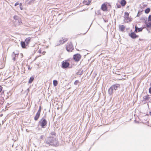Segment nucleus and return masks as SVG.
<instances>
[{"mask_svg": "<svg viewBox=\"0 0 151 151\" xmlns=\"http://www.w3.org/2000/svg\"><path fill=\"white\" fill-rule=\"evenodd\" d=\"M45 142L47 145L57 146L58 144V141L54 137H49L47 138L45 140Z\"/></svg>", "mask_w": 151, "mask_h": 151, "instance_id": "obj_1", "label": "nucleus"}, {"mask_svg": "<svg viewBox=\"0 0 151 151\" xmlns=\"http://www.w3.org/2000/svg\"><path fill=\"white\" fill-rule=\"evenodd\" d=\"M39 125L42 127V128H44L45 127V126H46L47 124V122L46 120L42 118L39 122Z\"/></svg>", "mask_w": 151, "mask_h": 151, "instance_id": "obj_2", "label": "nucleus"}, {"mask_svg": "<svg viewBox=\"0 0 151 151\" xmlns=\"http://www.w3.org/2000/svg\"><path fill=\"white\" fill-rule=\"evenodd\" d=\"M66 50L70 52L73 49V47L71 42L68 43L66 46Z\"/></svg>", "mask_w": 151, "mask_h": 151, "instance_id": "obj_3", "label": "nucleus"}, {"mask_svg": "<svg viewBox=\"0 0 151 151\" xmlns=\"http://www.w3.org/2000/svg\"><path fill=\"white\" fill-rule=\"evenodd\" d=\"M81 58V56L79 54H76L75 55L73 56V59H74L76 61H79L80 59Z\"/></svg>", "mask_w": 151, "mask_h": 151, "instance_id": "obj_4", "label": "nucleus"}, {"mask_svg": "<svg viewBox=\"0 0 151 151\" xmlns=\"http://www.w3.org/2000/svg\"><path fill=\"white\" fill-rule=\"evenodd\" d=\"M69 65V63L66 61H63L62 63V67L63 68H67Z\"/></svg>", "mask_w": 151, "mask_h": 151, "instance_id": "obj_5", "label": "nucleus"}, {"mask_svg": "<svg viewBox=\"0 0 151 151\" xmlns=\"http://www.w3.org/2000/svg\"><path fill=\"white\" fill-rule=\"evenodd\" d=\"M14 19L16 20H17L19 22V24L20 25V23L22 22L21 20L19 17L17 15H14Z\"/></svg>", "mask_w": 151, "mask_h": 151, "instance_id": "obj_6", "label": "nucleus"}, {"mask_svg": "<svg viewBox=\"0 0 151 151\" xmlns=\"http://www.w3.org/2000/svg\"><path fill=\"white\" fill-rule=\"evenodd\" d=\"M114 91H115L114 90L111 86L108 90V93L110 95H111Z\"/></svg>", "mask_w": 151, "mask_h": 151, "instance_id": "obj_7", "label": "nucleus"}, {"mask_svg": "<svg viewBox=\"0 0 151 151\" xmlns=\"http://www.w3.org/2000/svg\"><path fill=\"white\" fill-rule=\"evenodd\" d=\"M129 14L127 12L125 13L124 18L127 21V22H128V21H130V19L129 17Z\"/></svg>", "mask_w": 151, "mask_h": 151, "instance_id": "obj_8", "label": "nucleus"}, {"mask_svg": "<svg viewBox=\"0 0 151 151\" xmlns=\"http://www.w3.org/2000/svg\"><path fill=\"white\" fill-rule=\"evenodd\" d=\"M120 86V85L118 84H116L114 85L111 86L112 88H113V89L114 90V91H115L117 88L119 87Z\"/></svg>", "mask_w": 151, "mask_h": 151, "instance_id": "obj_9", "label": "nucleus"}, {"mask_svg": "<svg viewBox=\"0 0 151 151\" xmlns=\"http://www.w3.org/2000/svg\"><path fill=\"white\" fill-rule=\"evenodd\" d=\"M130 36L133 39L135 38L138 37V36L136 35L134 32L130 34Z\"/></svg>", "mask_w": 151, "mask_h": 151, "instance_id": "obj_10", "label": "nucleus"}, {"mask_svg": "<svg viewBox=\"0 0 151 151\" xmlns=\"http://www.w3.org/2000/svg\"><path fill=\"white\" fill-rule=\"evenodd\" d=\"M101 8L103 11L106 10L107 9L106 5L105 4H103L102 5Z\"/></svg>", "mask_w": 151, "mask_h": 151, "instance_id": "obj_11", "label": "nucleus"}, {"mask_svg": "<svg viewBox=\"0 0 151 151\" xmlns=\"http://www.w3.org/2000/svg\"><path fill=\"white\" fill-rule=\"evenodd\" d=\"M40 113H39L37 112V113L34 118V119H35V120L36 121L40 117Z\"/></svg>", "mask_w": 151, "mask_h": 151, "instance_id": "obj_12", "label": "nucleus"}, {"mask_svg": "<svg viewBox=\"0 0 151 151\" xmlns=\"http://www.w3.org/2000/svg\"><path fill=\"white\" fill-rule=\"evenodd\" d=\"M91 0H89L88 1H84L83 2V4L85 5H89L91 3Z\"/></svg>", "mask_w": 151, "mask_h": 151, "instance_id": "obj_13", "label": "nucleus"}, {"mask_svg": "<svg viewBox=\"0 0 151 151\" xmlns=\"http://www.w3.org/2000/svg\"><path fill=\"white\" fill-rule=\"evenodd\" d=\"M30 39L31 38L30 37H27L25 39V41L27 45L30 42Z\"/></svg>", "mask_w": 151, "mask_h": 151, "instance_id": "obj_14", "label": "nucleus"}, {"mask_svg": "<svg viewBox=\"0 0 151 151\" xmlns=\"http://www.w3.org/2000/svg\"><path fill=\"white\" fill-rule=\"evenodd\" d=\"M21 45L22 46V47L23 48H25L26 47V44L24 42H21Z\"/></svg>", "mask_w": 151, "mask_h": 151, "instance_id": "obj_15", "label": "nucleus"}, {"mask_svg": "<svg viewBox=\"0 0 151 151\" xmlns=\"http://www.w3.org/2000/svg\"><path fill=\"white\" fill-rule=\"evenodd\" d=\"M119 28L121 31H123L125 29V27L123 25H120L119 26Z\"/></svg>", "mask_w": 151, "mask_h": 151, "instance_id": "obj_16", "label": "nucleus"}, {"mask_svg": "<svg viewBox=\"0 0 151 151\" xmlns=\"http://www.w3.org/2000/svg\"><path fill=\"white\" fill-rule=\"evenodd\" d=\"M126 3V2L125 0H122L121 2V4L122 6H124Z\"/></svg>", "mask_w": 151, "mask_h": 151, "instance_id": "obj_17", "label": "nucleus"}, {"mask_svg": "<svg viewBox=\"0 0 151 151\" xmlns=\"http://www.w3.org/2000/svg\"><path fill=\"white\" fill-rule=\"evenodd\" d=\"M138 30V32H140L142 30V29L141 28H139L137 27H135V31L136 32H137V30Z\"/></svg>", "mask_w": 151, "mask_h": 151, "instance_id": "obj_18", "label": "nucleus"}, {"mask_svg": "<svg viewBox=\"0 0 151 151\" xmlns=\"http://www.w3.org/2000/svg\"><path fill=\"white\" fill-rule=\"evenodd\" d=\"M34 79V77H32L30 78V79L29 81V83H31L32 81H33V80Z\"/></svg>", "mask_w": 151, "mask_h": 151, "instance_id": "obj_19", "label": "nucleus"}, {"mask_svg": "<svg viewBox=\"0 0 151 151\" xmlns=\"http://www.w3.org/2000/svg\"><path fill=\"white\" fill-rule=\"evenodd\" d=\"M53 84L54 86H56L58 85V82L56 80H55L53 81Z\"/></svg>", "mask_w": 151, "mask_h": 151, "instance_id": "obj_20", "label": "nucleus"}, {"mask_svg": "<svg viewBox=\"0 0 151 151\" xmlns=\"http://www.w3.org/2000/svg\"><path fill=\"white\" fill-rule=\"evenodd\" d=\"M150 11V9L147 8L145 10V12L146 14H148Z\"/></svg>", "mask_w": 151, "mask_h": 151, "instance_id": "obj_21", "label": "nucleus"}, {"mask_svg": "<svg viewBox=\"0 0 151 151\" xmlns=\"http://www.w3.org/2000/svg\"><path fill=\"white\" fill-rule=\"evenodd\" d=\"M147 27H151V22H150L147 24Z\"/></svg>", "mask_w": 151, "mask_h": 151, "instance_id": "obj_22", "label": "nucleus"}, {"mask_svg": "<svg viewBox=\"0 0 151 151\" xmlns=\"http://www.w3.org/2000/svg\"><path fill=\"white\" fill-rule=\"evenodd\" d=\"M19 6L20 9L22 10L23 9V7L22 4L21 3L19 4Z\"/></svg>", "mask_w": 151, "mask_h": 151, "instance_id": "obj_23", "label": "nucleus"}, {"mask_svg": "<svg viewBox=\"0 0 151 151\" xmlns=\"http://www.w3.org/2000/svg\"><path fill=\"white\" fill-rule=\"evenodd\" d=\"M148 21H149L151 22V15L149 16L148 18Z\"/></svg>", "mask_w": 151, "mask_h": 151, "instance_id": "obj_24", "label": "nucleus"}, {"mask_svg": "<svg viewBox=\"0 0 151 151\" xmlns=\"http://www.w3.org/2000/svg\"><path fill=\"white\" fill-rule=\"evenodd\" d=\"M41 106H40V108H39V109L38 111L37 112L40 113L41 111Z\"/></svg>", "mask_w": 151, "mask_h": 151, "instance_id": "obj_25", "label": "nucleus"}, {"mask_svg": "<svg viewBox=\"0 0 151 151\" xmlns=\"http://www.w3.org/2000/svg\"><path fill=\"white\" fill-rule=\"evenodd\" d=\"M78 83V81H76L74 83V84L75 85H76Z\"/></svg>", "mask_w": 151, "mask_h": 151, "instance_id": "obj_26", "label": "nucleus"}, {"mask_svg": "<svg viewBox=\"0 0 151 151\" xmlns=\"http://www.w3.org/2000/svg\"><path fill=\"white\" fill-rule=\"evenodd\" d=\"M60 42H60V44H62L63 43L65 42V41H62L61 40H60Z\"/></svg>", "mask_w": 151, "mask_h": 151, "instance_id": "obj_27", "label": "nucleus"}, {"mask_svg": "<svg viewBox=\"0 0 151 151\" xmlns=\"http://www.w3.org/2000/svg\"><path fill=\"white\" fill-rule=\"evenodd\" d=\"M19 4V3L18 2H16V3L15 4V5H14V6H17V5H18Z\"/></svg>", "mask_w": 151, "mask_h": 151, "instance_id": "obj_28", "label": "nucleus"}, {"mask_svg": "<svg viewBox=\"0 0 151 151\" xmlns=\"http://www.w3.org/2000/svg\"><path fill=\"white\" fill-rule=\"evenodd\" d=\"M2 87L1 86H0V92H1L2 91Z\"/></svg>", "mask_w": 151, "mask_h": 151, "instance_id": "obj_29", "label": "nucleus"}, {"mask_svg": "<svg viewBox=\"0 0 151 151\" xmlns=\"http://www.w3.org/2000/svg\"><path fill=\"white\" fill-rule=\"evenodd\" d=\"M40 53H41V50L40 49H39L38 52Z\"/></svg>", "mask_w": 151, "mask_h": 151, "instance_id": "obj_30", "label": "nucleus"}, {"mask_svg": "<svg viewBox=\"0 0 151 151\" xmlns=\"http://www.w3.org/2000/svg\"><path fill=\"white\" fill-rule=\"evenodd\" d=\"M149 92L150 93H151V87L149 89Z\"/></svg>", "mask_w": 151, "mask_h": 151, "instance_id": "obj_31", "label": "nucleus"}, {"mask_svg": "<svg viewBox=\"0 0 151 151\" xmlns=\"http://www.w3.org/2000/svg\"><path fill=\"white\" fill-rule=\"evenodd\" d=\"M45 52H43L42 53V54L43 55H45Z\"/></svg>", "mask_w": 151, "mask_h": 151, "instance_id": "obj_32", "label": "nucleus"}, {"mask_svg": "<svg viewBox=\"0 0 151 151\" xmlns=\"http://www.w3.org/2000/svg\"><path fill=\"white\" fill-rule=\"evenodd\" d=\"M43 136L42 135H41L40 136V138L41 139H42L43 138Z\"/></svg>", "mask_w": 151, "mask_h": 151, "instance_id": "obj_33", "label": "nucleus"}, {"mask_svg": "<svg viewBox=\"0 0 151 151\" xmlns=\"http://www.w3.org/2000/svg\"><path fill=\"white\" fill-rule=\"evenodd\" d=\"M13 59L14 60H15V57L13 58Z\"/></svg>", "mask_w": 151, "mask_h": 151, "instance_id": "obj_34", "label": "nucleus"}, {"mask_svg": "<svg viewBox=\"0 0 151 151\" xmlns=\"http://www.w3.org/2000/svg\"><path fill=\"white\" fill-rule=\"evenodd\" d=\"M149 113H150V115H151V112H150Z\"/></svg>", "mask_w": 151, "mask_h": 151, "instance_id": "obj_35", "label": "nucleus"}, {"mask_svg": "<svg viewBox=\"0 0 151 151\" xmlns=\"http://www.w3.org/2000/svg\"><path fill=\"white\" fill-rule=\"evenodd\" d=\"M3 93H4V91L2 92H1V94H2Z\"/></svg>", "mask_w": 151, "mask_h": 151, "instance_id": "obj_36", "label": "nucleus"}, {"mask_svg": "<svg viewBox=\"0 0 151 151\" xmlns=\"http://www.w3.org/2000/svg\"><path fill=\"white\" fill-rule=\"evenodd\" d=\"M18 53H16V54H15V55H18Z\"/></svg>", "mask_w": 151, "mask_h": 151, "instance_id": "obj_37", "label": "nucleus"}, {"mask_svg": "<svg viewBox=\"0 0 151 151\" xmlns=\"http://www.w3.org/2000/svg\"><path fill=\"white\" fill-rule=\"evenodd\" d=\"M2 114H1V116H2Z\"/></svg>", "mask_w": 151, "mask_h": 151, "instance_id": "obj_38", "label": "nucleus"}, {"mask_svg": "<svg viewBox=\"0 0 151 151\" xmlns=\"http://www.w3.org/2000/svg\"><path fill=\"white\" fill-rule=\"evenodd\" d=\"M28 69H29V67L28 68Z\"/></svg>", "mask_w": 151, "mask_h": 151, "instance_id": "obj_39", "label": "nucleus"}]
</instances>
